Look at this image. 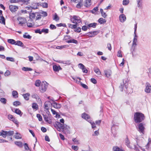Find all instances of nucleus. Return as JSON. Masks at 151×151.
Listing matches in <instances>:
<instances>
[{
  "instance_id": "nucleus-1",
  "label": "nucleus",
  "mask_w": 151,
  "mask_h": 151,
  "mask_svg": "<svg viewBox=\"0 0 151 151\" xmlns=\"http://www.w3.org/2000/svg\"><path fill=\"white\" fill-rule=\"evenodd\" d=\"M145 119V116L143 114L137 112L134 113V119L136 123H139L141 122Z\"/></svg>"
},
{
  "instance_id": "nucleus-2",
  "label": "nucleus",
  "mask_w": 151,
  "mask_h": 151,
  "mask_svg": "<svg viewBox=\"0 0 151 151\" xmlns=\"http://www.w3.org/2000/svg\"><path fill=\"white\" fill-rule=\"evenodd\" d=\"M55 127H57L60 130L62 129L63 131H65V130L68 131V129L69 128V127L67 125L62 124L58 122H55Z\"/></svg>"
},
{
  "instance_id": "nucleus-3",
  "label": "nucleus",
  "mask_w": 151,
  "mask_h": 151,
  "mask_svg": "<svg viewBox=\"0 0 151 151\" xmlns=\"http://www.w3.org/2000/svg\"><path fill=\"white\" fill-rule=\"evenodd\" d=\"M71 21L73 23L76 24L79 23L81 22V18L78 16L76 15L73 16L72 17L70 18Z\"/></svg>"
},
{
  "instance_id": "nucleus-4",
  "label": "nucleus",
  "mask_w": 151,
  "mask_h": 151,
  "mask_svg": "<svg viewBox=\"0 0 151 151\" xmlns=\"http://www.w3.org/2000/svg\"><path fill=\"white\" fill-rule=\"evenodd\" d=\"M48 85V84L46 81H42L39 88L40 91L42 93H43L45 91L47 88Z\"/></svg>"
},
{
  "instance_id": "nucleus-5",
  "label": "nucleus",
  "mask_w": 151,
  "mask_h": 151,
  "mask_svg": "<svg viewBox=\"0 0 151 151\" xmlns=\"http://www.w3.org/2000/svg\"><path fill=\"white\" fill-rule=\"evenodd\" d=\"M17 20L19 21V24L21 26L26 23L27 22V20L25 18L22 17H19L17 18Z\"/></svg>"
},
{
  "instance_id": "nucleus-6",
  "label": "nucleus",
  "mask_w": 151,
  "mask_h": 151,
  "mask_svg": "<svg viewBox=\"0 0 151 151\" xmlns=\"http://www.w3.org/2000/svg\"><path fill=\"white\" fill-rule=\"evenodd\" d=\"M146 88L145 89V91L147 93H150L151 92V86L150 83H147L145 84Z\"/></svg>"
},
{
  "instance_id": "nucleus-7",
  "label": "nucleus",
  "mask_w": 151,
  "mask_h": 151,
  "mask_svg": "<svg viewBox=\"0 0 151 151\" xmlns=\"http://www.w3.org/2000/svg\"><path fill=\"white\" fill-rule=\"evenodd\" d=\"M139 131L142 133L143 134L144 133V130L145 129L144 126V124L142 123H140L138 125Z\"/></svg>"
},
{
  "instance_id": "nucleus-8",
  "label": "nucleus",
  "mask_w": 151,
  "mask_h": 151,
  "mask_svg": "<svg viewBox=\"0 0 151 151\" xmlns=\"http://www.w3.org/2000/svg\"><path fill=\"white\" fill-rule=\"evenodd\" d=\"M9 8L11 12H14L17 11L18 7L17 6H16L10 5H9Z\"/></svg>"
},
{
  "instance_id": "nucleus-9",
  "label": "nucleus",
  "mask_w": 151,
  "mask_h": 151,
  "mask_svg": "<svg viewBox=\"0 0 151 151\" xmlns=\"http://www.w3.org/2000/svg\"><path fill=\"white\" fill-rule=\"evenodd\" d=\"M32 97L33 98L36 99L37 102L38 103H40L41 102V99L37 94H34L32 95Z\"/></svg>"
},
{
  "instance_id": "nucleus-10",
  "label": "nucleus",
  "mask_w": 151,
  "mask_h": 151,
  "mask_svg": "<svg viewBox=\"0 0 151 151\" xmlns=\"http://www.w3.org/2000/svg\"><path fill=\"white\" fill-rule=\"evenodd\" d=\"M119 21L122 22H123L126 20V16L124 14H122L119 15Z\"/></svg>"
},
{
  "instance_id": "nucleus-11",
  "label": "nucleus",
  "mask_w": 151,
  "mask_h": 151,
  "mask_svg": "<svg viewBox=\"0 0 151 151\" xmlns=\"http://www.w3.org/2000/svg\"><path fill=\"white\" fill-rule=\"evenodd\" d=\"M54 102L51 104V105L54 108L56 109L60 108L61 107V105L58 103H57L56 102L54 101Z\"/></svg>"
},
{
  "instance_id": "nucleus-12",
  "label": "nucleus",
  "mask_w": 151,
  "mask_h": 151,
  "mask_svg": "<svg viewBox=\"0 0 151 151\" xmlns=\"http://www.w3.org/2000/svg\"><path fill=\"white\" fill-rule=\"evenodd\" d=\"M51 105V102L49 101H47L45 103L44 108L47 110L49 109V106Z\"/></svg>"
},
{
  "instance_id": "nucleus-13",
  "label": "nucleus",
  "mask_w": 151,
  "mask_h": 151,
  "mask_svg": "<svg viewBox=\"0 0 151 151\" xmlns=\"http://www.w3.org/2000/svg\"><path fill=\"white\" fill-rule=\"evenodd\" d=\"M34 25V23L32 21V20L30 19H29L27 23V25L29 27H33Z\"/></svg>"
},
{
  "instance_id": "nucleus-14",
  "label": "nucleus",
  "mask_w": 151,
  "mask_h": 151,
  "mask_svg": "<svg viewBox=\"0 0 151 151\" xmlns=\"http://www.w3.org/2000/svg\"><path fill=\"white\" fill-rule=\"evenodd\" d=\"M82 117L86 120L89 119L90 117L88 114L84 113L82 114Z\"/></svg>"
},
{
  "instance_id": "nucleus-15",
  "label": "nucleus",
  "mask_w": 151,
  "mask_h": 151,
  "mask_svg": "<svg viewBox=\"0 0 151 151\" xmlns=\"http://www.w3.org/2000/svg\"><path fill=\"white\" fill-rule=\"evenodd\" d=\"M53 68L54 71L56 72H58L60 70L62 69L60 65L58 66L56 65L53 66Z\"/></svg>"
},
{
  "instance_id": "nucleus-16",
  "label": "nucleus",
  "mask_w": 151,
  "mask_h": 151,
  "mask_svg": "<svg viewBox=\"0 0 151 151\" xmlns=\"http://www.w3.org/2000/svg\"><path fill=\"white\" fill-rule=\"evenodd\" d=\"M100 11L101 16L104 18H106L107 17V15L106 13L104 11L103 9L101 8L100 9Z\"/></svg>"
},
{
  "instance_id": "nucleus-17",
  "label": "nucleus",
  "mask_w": 151,
  "mask_h": 151,
  "mask_svg": "<svg viewBox=\"0 0 151 151\" xmlns=\"http://www.w3.org/2000/svg\"><path fill=\"white\" fill-rule=\"evenodd\" d=\"M36 16V13H30L29 14V19L31 20H33V19H35Z\"/></svg>"
},
{
  "instance_id": "nucleus-18",
  "label": "nucleus",
  "mask_w": 151,
  "mask_h": 151,
  "mask_svg": "<svg viewBox=\"0 0 151 151\" xmlns=\"http://www.w3.org/2000/svg\"><path fill=\"white\" fill-rule=\"evenodd\" d=\"M43 117L45 120L49 124H51L52 121L46 115H43Z\"/></svg>"
},
{
  "instance_id": "nucleus-19",
  "label": "nucleus",
  "mask_w": 151,
  "mask_h": 151,
  "mask_svg": "<svg viewBox=\"0 0 151 151\" xmlns=\"http://www.w3.org/2000/svg\"><path fill=\"white\" fill-rule=\"evenodd\" d=\"M66 42L68 43H73L75 44H78V41L74 39H70V40H67L66 41Z\"/></svg>"
},
{
  "instance_id": "nucleus-20",
  "label": "nucleus",
  "mask_w": 151,
  "mask_h": 151,
  "mask_svg": "<svg viewBox=\"0 0 151 151\" xmlns=\"http://www.w3.org/2000/svg\"><path fill=\"white\" fill-rule=\"evenodd\" d=\"M30 96V94L29 93H27L22 95L24 99L27 101H28L29 99V96Z\"/></svg>"
},
{
  "instance_id": "nucleus-21",
  "label": "nucleus",
  "mask_w": 151,
  "mask_h": 151,
  "mask_svg": "<svg viewBox=\"0 0 151 151\" xmlns=\"http://www.w3.org/2000/svg\"><path fill=\"white\" fill-rule=\"evenodd\" d=\"M106 20L102 18H100L98 20V22L101 24H104L106 23Z\"/></svg>"
},
{
  "instance_id": "nucleus-22",
  "label": "nucleus",
  "mask_w": 151,
  "mask_h": 151,
  "mask_svg": "<svg viewBox=\"0 0 151 151\" xmlns=\"http://www.w3.org/2000/svg\"><path fill=\"white\" fill-rule=\"evenodd\" d=\"M94 71L98 75H101V73L99 69L97 67H95L93 68Z\"/></svg>"
},
{
  "instance_id": "nucleus-23",
  "label": "nucleus",
  "mask_w": 151,
  "mask_h": 151,
  "mask_svg": "<svg viewBox=\"0 0 151 151\" xmlns=\"http://www.w3.org/2000/svg\"><path fill=\"white\" fill-rule=\"evenodd\" d=\"M125 143L126 145L129 148L131 147L130 146V142L127 137L125 138Z\"/></svg>"
},
{
  "instance_id": "nucleus-24",
  "label": "nucleus",
  "mask_w": 151,
  "mask_h": 151,
  "mask_svg": "<svg viewBox=\"0 0 151 151\" xmlns=\"http://www.w3.org/2000/svg\"><path fill=\"white\" fill-rule=\"evenodd\" d=\"M105 75L106 76L109 77L110 76L111 74V71L110 70H106L104 71Z\"/></svg>"
},
{
  "instance_id": "nucleus-25",
  "label": "nucleus",
  "mask_w": 151,
  "mask_h": 151,
  "mask_svg": "<svg viewBox=\"0 0 151 151\" xmlns=\"http://www.w3.org/2000/svg\"><path fill=\"white\" fill-rule=\"evenodd\" d=\"M113 151H124V150L122 148H119L117 146H114L113 148Z\"/></svg>"
},
{
  "instance_id": "nucleus-26",
  "label": "nucleus",
  "mask_w": 151,
  "mask_h": 151,
  "mask_svg": "<svg viewBox=\"0 0 151 151\" xmlns=\"http://www.w3.org/2000/svg\"><path fill=\"white\" fill-rule=\"evenodd\" d=\"M15 45L22 47H23L24 46L22 42L19 40L16 42Z\"/></svg>"
},
{
  "instance_id": "nucleus-27",
  "label": "nucleus",
  "mask_w": 151,
  "mask_h": 151,
  "mask_svg": "<svg viewBox=\"0 0 151 151\" xmlns=\"http://www.w3.org/2000/svg\"><path fill=\"white\" fill-rule=\"evenodd\" d=\"M0 22L4 24H5V19L3 16H0Z\"/></svg>"
},
{
  "instance_id": "nucleus-28",
  "label": "nucleus",
  "mask_w": 151,
  "mask_h": 151,
  "mask_svg": "<svg viewBox=\"0 0 151 151\" xmlns=\"http://www.w3.org/2000/svg\"><path fill=\"white\" fill-rule=\"evenodd\" d=\"M12 95L14 98L18 97V93L17 91H14L12 92Z\"/></svg>"
},
{
  "instance_id": "nucleus-29",
  "label": "nucleus",
  "mask_w": 151,
  "mask_h": 151,
  "mask_svg": "<svg viewBox=\"0 0 151 151\" xmlns=\"http://www.w3.org/2000/svg\"><path fill=\"white\" fill-rule=\"evenodd\" d=\"M91 0H86L85 3V6L87 7L89 6L91 4Z\"/></svg>"
},
{
  "instance_id": "nucleus-30",
  "label": "nucleus",
  "mask_w": 151,
  "mask_h": 151,
  "mask_svg": "<svg viewBox=\"0 0 151 151\" xmlns=\"http://www.w3.org/2000/svg\"><path fill=\"white\" fill-rule=\"evenodd\" d=\"M53 19L56 21H58L59 19V17L56 13L54 15Z\"/></svg>"
},
{
  "instance_id": "nucleus-31",
  "label": "nucleus",
  "mask_w": 151,
  "mask_h": 151,
  "mask_svg": "<svg viewBox=\"0 0 151 151\" xmlns=\"http://www.w3.org/2000/svg\"><path fill=\"white\" fill-rule=\"evenodd\" d=\"M32 107L33 109L37 110L38 109V106L37 104L35 103H33L32 104Z\"/></svg>"
},
{
  "instance_id": "nucleus-32",
  "label": "nucleus",
  "mask_w": 151,
  "mask_h": 151,
  "mask_svg": "<svg viewBox=\"0 0 151 151\" xmlns=\"http://www.w3.org/2000/svg\"><path fill=\"white\" fill-rule=\"evenodd\" d=\"M7 42L9 43L12 45H15L16 41L12 39H8Z\"/></svg>"
},
{
  "instance_id": "nucleus-33",
  "label": "nucleus",
  "mask_w": 151,
  "mask_h": 151,
  "mask_svg": "<svg viewBox=\"0 0 151 151\" xmlns=\"http://www.w3.org/2000/svg\"><path fill=\"white\" fill-rule=\"evenodd\" d=\"M68 27L71 29H75L77 27V25L76 24H68Z\"/></svg>"
},
{
  "instance_id": "nucleus-34",
  "label": "nucleus",
  "mask_w": 151,
  "mask_h": 151,
  "mask_svg": "<svg viewBox=\"0 0 151 151\" xmlns=\"http://www.w3.org/2000/svg\"><path fill=\"white\" fill-rule=\"evenodd\" d=\"M7 136H11L13 135L14 134V132L13 131H6Z\"/></svg>"
},
{
  "instance_id": "nucleus-35",
  "label": "nucleus",
  "mask_w": 151,
  "mask_h": 151,
  "mask_svg": "<svg viewBox=\"0 0 151 151\" xmlns=\"http://www.w3.org/2000/svg\"><path fill=\"white\" fill-rule=\"evenodd\" d=\"M14 112L16 114L20 115L21 116L22 114V113L21 111L19 109H16L15 110Z\"/></svg>"
},
{
  "instance_id": "nucleus-36",
  "label": "nucleus",
  "mask_w": 151,
  "mask_h": 151,
  "mask_svg": "<svg viewBox=\"0 0 151 151\" xmlns=\"http://www.w3.org/2000/svg\"><path fill=\"white\" fill-rule=\"evenodd\" d=\"M97 31L90 32L88 33L91 34L90 35L91 37H93L97 34Z\"/></svg>"
},
{
  "instance_id": "nucleus-37",
  "label": "nucleus",
  "mask_w": 151,
  "mask_h": 151,
  "mask_svg": "<svg viewBox=\"0 0 151 151\" xmlns=\"http://www.w3.org/2000/svg\"><path fill=\"white\" fill-rule=\"evenodd\" d=\"M41 82L40 80H37L36 81L35 83V85L37 87H39L40 86Z\"/></svg>"
},
{
  "instance_id": "nucleus-38",
  "label": "nucleus",
  "mask_w": 151,
  "mask_h": 151,
  "mask_svg": "<svg viewBox=\"0 0 151 151\" xmlns=\"http://www.w3.org/2000/svg\"><path fill=\"white\" fill-rule=\"evenodd\" d=\"M14 136L15 138L17 139H21L22 138L21 134L18 133H16Z\"/></svg>"
},
{
  "instance_id": "nucleus-39",
  "label": "nucleus",
  "mask_w": 151,
  "mask_h": 151,
  "mask_svg": "<svg viewBox=\"0 0 151 151\" xmlns=\"http://www.w3.org/2000/svg\"><path fill=\"white\" fill-rule=\"evenodd\" d=\"M97 25V23H91L90 24H89L88 26L89 27H92L93 28H95L96 25Z\"/></svg>"
},
{
  "instance_id": "nucleus-40",
  "label": "nucleus",
  "mask_w": 151,
  "mask_h": 151,
  "mask_svg": "<svg viewBox=\"0 0 151 151\" xmlns=\"http://www.w3.org/2000/svg\"><path fill=\"white\" fill-rule=\"evenodd\" d=\"M22 70L25 71H30L32 70V69L28 67H23L22 68Z\"/></svg>"
},
{
  "instance_id": "nucleus-41",
  "label": "nucleus",
  "mask_w": 151,
  "mask_h": 151,
  "mask_svg": "<svg viewBox=\"0 0 151 151\" xmlns=\"http://www.w3.org/2000/svg\"><path fill=\"white\" fill-rule=\"evenodd\" d=\"M14 143L17 146L21 147L22 146V143L21 142L16 141L14 142Z\"/></svg>"
},
{
  "instance_id": "nucleus-42",
  "label": "nucleus",
  "mask_w": 151,
  "mask_h": 151,
  "mask_svg": "<svg viewBox=\"0 0 151 151\" xmlns=\"http://www.w3.org/2000/svg\"><path fill=\"white\" fill-rule=\"evenodd\" d=\"M51 110L53 114L56 115L55 117H57L58 116H60L58 114V113L54 110L51 109Z\"/></svg>"
},
{
  "instance_id": "nucleus-43",
  "label": "nucleus",
  "mask_w": 151,
  "mask_h": 151,
  "mask_svg": "<svg viewBox=\"0 0 151 151\" xmlns=\"http://www.w3.org/2000/svg\"><path fill=\"white\" fill-rule=\"evenodd\" d=\"M21 104V103L19 101H16L13 102V104L14 106H17L20 105Z\"/></svg>"
},
{
  "instance_id": "nucleus-44",
  "label": "nucleus",
  "mask_w": 151,
  "mask_h": 151,
  "mask_svg": "<svg viewBox=\"0 0 151 151\" xmlns=\"http://www.w3.org/2000/svg\"><path fill=\"white\" fill-rule=\"evenodd\" d=\"M129 0H123V4L124 5H127L129 4Z\"/></svg>"
},
{
  "instance_id": "nucleus-45",
  "label": "nucleus",
  "mask_w": 151,
  "mask_h": 151,
  "mask_svg": "<svg viewBox=\"0 0 151 151\" xmlns=\"http://www.w3.org/2000/svg\"><path fill=\"white\" fill-rule=\"evenodd\" d=\"M23 37L25 38H27L28 39H31L32 38V37L29 35H27L26 34L24 35L23 36Z\"/></svg>"
},
{
  "instance_id": "nucleus-46",
  "label": "nucleus",
  "mask_w": 151,
  "mask_h": 151,
  "mask_svg": "<svg viewBox=\"0 0 151 151\" xmlns=\"http://www.w3.org/2000/svg\"><path fill=\"white\" fill-rule=\"evenodd\" d=\"M72 141L74 142L75 144L78 145L79 144L78 140L76 138H73L72 139Z\"/></svg>"
},
{
  "instance_id": "nucleus-47",
  "label": "nucleus",
  "mask_w": 151,
  "mask_h": 151,
  "mask_svg": "<svg viewBox=\"0 0 151 151\" xmlns=\"http://www.w3.org/2000/svg\"><path fill=\"white\" fill-rule=\"evenodd\" d=\"M71 38V37L68 35H66L65 36L63 40H70Z\"/></svg>"
},
{
  "instance_id": "nucleus-48",
  "label": "nucleus",
  "mask_w": 151,
  "mask_h": 151,
  "mask_svg": "<svg viewBox=\"0 0 151 151\" xmlns=\"http://www.w3.org/2000/svg\"><path fill=\"white\" fill-rule=\"evenodd\" d=\"M0 101L4 104H5L6 103V100L5 98H2L1 99Z\"/></svg>"
},
{
  "instance_id": "nucleus-49",
  "label": "nucleus",
  "mask_w": 151,
  "mask_h": 151,
  "mask_svg": "<svg viewBox=\"0 0 151 151\" xmlns=\"http://www.w3.org/2000/svg\"><path fill=\"white\" fill-rule=\"evenodd\" d=\"M2 131L3 132H1V136H2L4 138H6L7 136L6 131H4L3 130Z\"/></svg>"
},
{
  "instance_id": "nucleus-50",
  "label": "nucleus",
  "mask_w": 151,
  "mask_h": 151,
  "mask_svg": "<svg viewBox=\"0 0 151 151\" xmlns=\"http://www.w3.org/2000/svg\"><path fill=\"white\" fill-rule=\"evenodd\" d=\"M8 119L11 121H12L15 118L13 115L11 114H9L8 116Z\"/></svg>"
},
{
  "instance_id": "nucleus-51",
  "label": "nucleus",
  "mask_w": 151,
  "mask_h": 151,
  "mask_svg": "<svg viewBox=\"0 0 151 151\" xmlns=\"http://www.w3.org/2000/svg\"><path fill=\"white\" fill-rule=\"evenodd\" d=\"M37 117L38 119V120L40 121H42V117L41 115L40 114H38L37 115Z\"/></svg>"
},
{
  "instance_id": "nucleus-52",
  "label": "nucleus",
  "mask_w": 151,
  "mask_h": 151,
  "mask_svg": "<svg viewBox=\"0 0 151 151\" xmlns=\"http://www.w3.org/2000/svg\"><path fill=\"white\" fill-rule=\"evenodd\" d=\"M6 59L8 61H9L12 62H14V59L12 57H7L6 58Z\"/></svg>"
},
{
  "instance_id": "nucleus-53",
  "label": "nucleus",
  "mask_w": 151,
  "mask_h": 151,
  "mask_svg": "<svg viewBox=\"0 0 151 151\" xmlns=\"http://www.w3.org/2000/svg\"><path fill=\"white\" fill-rule=\"evenodd\" d=\"M98 7H95L92 10L91 12L93 13H94L98 10Z\"/></svg>"
},
{
  "instance_id": "nucleus-54",
  "label": "nucleus",
  "mask_w": 151,
  "mask_h": 151,
  "mask_svg": "<svg viewBox=\"0 0 151 151\" xmlns=\"http://www.w3.org/2000/svg\"><path fill=\"white\" fill-rule=\"evenodd\" d=\"M67 45H64L61 46H57L56 47V48L58 49H61L64 48L66 47Z\"/></svg>"
},
{
  "instance_id": "nucleus-55",
  "label": "nucleus",
  "mask_w": 151,
  "mask_h": 151,
  "mask_svg": "<svg viewBox=\"0 0 151 151\" xmlns=\"http://www.w3.org/2000/svg\"><path fill=\"white\" fill-rule=\"evenodd\" d=\"M117 56L119 57H122V51L121 50H119L117 53Z\"/></svg>"
},
{
  "instance_id": "nucleus-56",
  "label": "nucleus",
  "mask_w": 151,
  "mask_h": 151,
  "mask_svg": "<svg viewBox=\"0 0 151 151\" xmlns=\"http://www.w3.org/2000/svg\"><path fill=\"white\" fill-rule=\"evenodd\" d=\"M42 33L44 32L45 33H48V29H43L41 30Z\"/></svg>"
},
{
  "instance_id": "nucleus-57",
  "label": "nucleus",
  "mask_w": 151,
  "mask_h": 151,
  "mask_svg": "<svg viewBox=\"0 0 151 151\" xmlns=\"http://www.w3.org/2000/svg\"><path fill=\"white\" fill-rule=\"evenodd\" d=\"M41 6L43 8H47L48 7V4L47 3H42Z\"/></svg>"
},
{
  "instance_id": "nucleus-58",
  "label": "nucleus",
  "mask_w": 151,
  "mask_h": 151,
  "mask_svg": "<svg viewBox=\"0 0 151 151\" xmlns=\"http://www.w3.org/2000/svg\"><path fill=\"white\" fill-rule=\"evenodd\" d=\"M72 148L75 151H77L78 149V146L74 145H72Z\"/></svg>"
},
{
  "instance_id": "nucleus-59",
  "label": "nucleus",
  "mask_w": 151,
  "mask_h": 151,
  "mask_svg": "<svg viewBox=\"0 0 151 151\" xmlns=\"http://www.w3.org/2000/svg\"><path fill=\"white\" fill-rule=\"evenodd\" d=\"M50 27L52 29H55L56 28V27L53 24H51L50 25Z\"/></svg>"
},
{
  "instance_id": "nucleus-60",
  "label": "nucleus",
  "mask_w": 151,
  "mask_h": 151,
  "mask_svg": "<svg viewBox=\"0 0 151 151\" xmlns=\"http://www.w3.org/2000/svg\"><path fill=\"white\" fill-rule=\"evenodd\" d=\"M81 84L82 86L84 88L86 89H88V86L82 83H81Z\"/></svg>"
},
{
  "instance_id": "nucleus-61",
  "label": "nucleus",
  "mask_w": 151,
  "mask_h": 151,
  "mask_svg": "<svg viewBox=\"0 0 151 151\" xmlns=\"http://www.w3.org/2000/svg\"><path fill=\"white\" fill-rule=\"evenodd\" d=\"M11 73L10 72L9 70H7L4 73V75L5 76H8L10 75Z\"/></svg>"
},
{
  "instance_id": "nucleus-62",
  "label": "nucleus",
  "mask_w": 151,
  "mask_h": 151,
  "mask_svg": "<svg viewBox=\"0 0 151 151\" xmlns=\"http://www.w3.org/2000/svg\"><path fill=\"white\" fill-rule=\"evenodd\" d=\"M91 82L94 84H96L97 83V81L94 78H92L91 79Z\"/></svg>"
},
{
  "instance_id": "nucleus-63",
  "label": "nucleus",
  "mask_w": 151,
  "mask_h": 151,
  "mask_svg": "<svg viewBox=\"0 0 151 151\" xmlns=\"http://www.w3.org/2000/svg\"><path fill=\"white\" fill-rule=\"evenodd\" d=\"M82 6V4L81 2H79L77 4L76 7L78 8H80Z\"/></svg>"
},
{
  "instance_id": "nucleus-64",
  "label": "nucleus",
  "mask_w": 151,
  "mask_h": 151,
  "mask_svg": "<svg viewBox=\"0 0 151 151\" xmlns=\"http://www.w3.org/2000/svg\"><path fill=\"white\" fill-rule=\"evenodd\" d=\"M36 19H38L41 18V15L37 13H36Z\"/></svg>"
}]
</instances>
